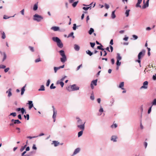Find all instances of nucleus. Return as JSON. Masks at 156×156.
Here are the masks:
<instances>
[{
	"instance_id": "nucleus-9",
	"label": "nucleus",
	"mask_w": 156,
	"mask_h": 156,
	"mask_svg": "<svg viewBox=\"0 0 156 156\" xmlns=\"http://www.w3.org/2000/svg\"><path fill=\"white\" fill-rule=\"evenodd\" d=\"M11 122H14L15 124H19L21 123V122L18 119H12Z\"/></svg>"
},
{
	"instance_id": "nucleus-10",
	"label": "nucleus",
	"mask_w": 156,
	"mask_h": 156,
	"mask_svg": "<svg viewBox=\"0 0 156 156\" xmlns=\"http://www.w3.org/2000/svg\"><path fill=\"white\" fill-rule=\"evenodd\" d=\"M0 53L3 56V58L2 60V61H4L6 58V55L5 53V52H2L1 51H0Z\"/></svg>"
},
{
	"instance_id": "nucleus-60",
	"label": "nucleus",
	"mask_w": 156,
	"mask_h": 156,
	"mask_svg": "<svg viewBox=\"0 0 156 156\" xmlns=\"http://www.w3.org/2000/svg\"><path fill=\"white\" fill-rule=\"evenodd\" d=\"M5 66L4 65H0V68H5Z\"/></svg>"
},
{
	"instance_id": "nucleus-35",
	"label": "nucleus",
	"mask_w": 156,
	"mask_h": 156,
	"mask_svg": "<svg viewBox=\"0 0 156 156\" xmlns=\"http://www.w3.org/2000/svg\"><path fill=\"white\" fill-rule=\"evenodd\" d=\"M52 107L53 109V114H54V115H56L57 112V111L55 110V108L53 106H52Z\"/></svg>"
},
{
	"instance_id": "nucleus-20",
	"label": "nucleus",
	"mask_w": 156,
	"mask_h": 156,
	"mask_svg": "<svg viewBox=\"0 0 156 156\" xmlns=\"http://www.w3.org/2000/svg\"><path fill=\"white\" fill-rule=\"evenodd\" d=\"M66 89L69 91H72V85H69L66 87Z\"/></svg>"
},
{
	"instance_id": "nucleus-55",
	"label": "nucleus",
	"mask_w": 156,
	"mask_h": 156,
	"mask_svg": "<svg viewBox=\"0 0 156 156\" xmlns=\"http://www.w3.org/2000/svg\"><path fill=\"white\" fill-rule=\"evenodd\" d=\"M73 25V29L74 30H75L76 29V24H74Z\"/></svg>"
},
{
	"instance_id": "nucleus-7",
	"label": "nucleus",
	"mask_w": 156,
	"mask_h": 156,
	"mask_svg": "<svg viewBox=\"0 0 156 156\" xmlns=\"http://www.w3.org/2000/svg\"><path fill=\"white\" fill-rule=\"evenodd\" d=\"M85 122L81 125H78L77 126L78 128L81 129V130H84L85 128Z\"/></svg>"
},
{
	"instance_id": "nucleus-52",
	"label": "nucleus",
	"mask_w": 156,
	"mask_h": 156,
	"mask_svg": "<svg viewBox=\"0 0 156 156\" xmlns=\"http://www.w3.org/2000/svg\"><path fill=\"white\" fill-rule=\"evenodd\" d=\"M105 8L107 9H108L109 7V5L106 3L105 4Z\"/></svg>"
},
{
	"instance_id": "nucleus-51",
	"label": "nucleus",
	"mask_w": 156,
	"mask_h": 156,
	"mask_svg": "<svg viewBox=\"0 0 156 156\" xmlns=\"http://www.w3.org/2000/svg\"><path fill=\"white\" fill-rule=\"evenodd\" d=\"M37 136H28L27 137V138L31 139L33 138L36 137Z\"/></svg>"
},
{
	"instance_id": "nucleus-46",
	"label": "nucleus",
	"mask_w": 156,
	"mask_h": 156,
	"mask_svg": "<svg viewBox=\"0 0 156 156\" xmlns=\"http://www.w3.org/2000/svg\"><path fill=\"white\" fill-rule=\"evenodd\" d=\"M116 64L118 66H119L120 65L121 62H119V60H117V61L116 62Z\"/></svg>"
},
{
	"instance_id": "nucleus-14",
	"label": "nucleus",
	"mask_w": 156,
	"mask_h": 156,
	"mask_svg": "<svg viewBox=\"0 0 156 156\" xmlns=\"http://www.w3.org/2000/svg\"><path fill=\"white\" fill-rule=\"evenodd\" d=\"M124 86V82H121L119 84V87L121 88L122 90H124V88L123 87Z\"/></svg>"
},
{
	"instance_id": "nucleus-16",
	"label": "nucleus",
	"mask_w": 156,
	"mask_h": 156,
	"mask_svg": "<svg viewBox=\"0 0 156 156\" xmlns=\"http://www.w3.org/2000/svg\"><path fill=\"white\" fill-rule=\"evenodd\" d=\"M97 79L91 81V84H92L93 85H94V86H96L97 85Z\"/></svg>"
},
{
	"instance_id": "nucleus-58",
	"label": "nucleus",
	"mask_w": 156,
	"mask_h": 156,
	"mask_svg": "<svg viewBox=\"0 0 156 156\" xmlns=\"http://www.w3.org/2000/svg\"><path fill=\"white\" fill-rule=\"evenodd\" d=\"M26 118L27 120H29L30 118V116L28 114H27L26 115Z\"/></svg>"
},
{
	"instance_id": "nucleus-56",
	"label": "nucleus",
	"mask_w": 156,
	"mask_h": 156,
	"mask_svg": "<svg viewBox=\"0 0 156 156\" xmlns=\"http://www.w3.org/2000/svg\"><path fill=\"white\" fill-rule=\"evenodd\" d=\"M18 118L20 119H22V118L21 116V114H19L18 115Z\"/></svg>"
},
{
	"instance_id": "nucleus-40",
	"label": "nucleus",
	"mask_w": 156,
	"mask_h": 156,
	"mask_svg": "<svg viewBox=\"0 0 156 156\" xmlns=\"http://www.w3.org/2000/svg\"><path fill=\"white\" fill-rule=\"evenodd\" d=\"M129 10H127L126 11V12H125V14L126 15V17H128L129 16Z\"/></svg>"
},
{
	"instance_id": "nucleus-47",
	"label": "nucleus",
	"mask_w": 156,
	"mask_h": 156,
	"mask_svg": "<svg viewBox=\"0 0 156 156\" xmlns=\"http://www.w3.org/2000/svg\"><path fill=\"white\" fill-rule=\"evenodd\" d=\"M29 48L30 49V50L32 52H34V48L33 47L31 46H29Z\"/></svg>"
},
{
	"instance_id": "nucleus-5",
	"label": "nucleus",
	"mask_w": 156,
	"mask_h": 156,
	"mask_svg": "<svg viewBox=\"0 0 156 156\" xmlns=\"http://www.w3.org/2000/svg\"><path fill=\"white\" fill-rule=\"evenodd\" d=\"M148 82L146 81L144 82L143 83V85L140 87V89H147V88Z\"/></svg>"
},
{
	"instance_id": "nucleus-48",
	"label": "nucleus",
	"mask_w": 156,
	"mask_h": 156,
	"mask_svg": "<svg viewBox=\"0 0 156 156\" xmlns=\"http://www.w3.org/2000/svg\"><path fill=\"white\" fill-rule=\"evenodd\" d=\"M56 115H54V114H53V116H52V118L53 119V121L54 122H55V118L56 117Z\"/></svg>"
},
{
	"instance_id": "nucleus-41",
	"label": "nucleus",
	"mask_w": 156,
	"mask_h": 156,
	"mask_svg": "<svg viewBox=\"0 0 156 156\" xmlns=\"http://www.w3.org/2000/svg\"><path fill=\"white\" fill-rule=\"evenodd\" d=\"M83 9L84 10H87L88 9H91V6H89V7H83Z\"/></svg>"
},
{
	"instance_id": "nucleus-4",
	"label": "nucleus",
	"mask_w": 156,
	"mask_h": 156,
	"mask_svg": "<svg viewBox=\"0 0 156 156\" xmlns=\"http://www.w3.org/2000/svg\"><path fill=\"white\" fill-rule=\"evenodd\" d=\"M43 19V17L42 16L37 14H35L34 16V20H36L38 22L41 21Z\"/></svg>"
},
{
	"instance_id": "nucleus-30",
	"label": "nucleus",
	"mask_w": 156,
	"mask_h": 156,
	"mask_svg": "<svg viewBox=\"0 0 156 156\" xmlns=\"http://www.w3.org/2000/svg\"><path fill=\"white\" fill-rule=\"evenodd\" d=\"M2 38L3 39H4L6 37L5 35L4 32H2Z\"/></svg>"
},
{
	"instance_id": "nucleus-17",
	"label": "nucleus",
	"mask_w": 156,
	"mask_h": 156,
	"mask_svg": "<svg viewBox=\"0 0 156 156\" xmlns=\"http://www.w3.org/2000/svg\"><path fill=\"white\" fill-rule=\"evenodd\" d=\"M142 0H138V2L136 5V7H141V6L140 5L142 2Z\"/></svg>"
},
{
	"instance_id": "nucleus-6",
	"label": "nucleus",
	"mask_w": 156,
	"mask_h": 156,
	"mask_svg": "<svg viewBox=\"0 0 156 156\" xmlns=\"http://www.w3.org/2000/svg\"><path fill=\"white\" fill-rule=\"evenodd\" d=\"M72 91L77 90H79V87L76 86L75 84H74L72 85Z\"/></svg>"
},
{
	"instance_id": "nucleus-44",
	"label": "nucleus",
	"mask_w": 156,
	"mask_h": 156,
	"mask_svg": "<svg viewBox=\"0 0 156 156\" xmlns=\"http://www.w3.org/2000/svg\"><path fill=\"white\" fill-rule=\"evenodd\" d=\"M50 80L48 79L47 80L46 83V85L47 87L49 86L50 83Z\"/></svg>"
},
{
	"instance_id": "nucleus-13",
	"label": "nucleus",
	"mask_w": 156,
	"mask_h": 156,
	"mask_svg": "<svg viewBox=\"0 0 156 156\" xmlns=\"http://www.w3.org/2000/svg\"><path fill=\"white\" fill-rule=\"evenodd\" d=\"M26 84L21 89V95H22L24 93V92L25 91V88L26 86Z\"/></svg>"
},
{
	"instance_id": "nucleus-21",
	"label": "nucleus",
	"mask_w": 156,
	"mask_h": 156,
	"mask_svg": "<svg viewBox=\"0 0 156 156\" xmlns=\"http://www.w3.org/2000/svg\"><path fill=\"white\" fill-rule=\"evenodd\" d=\"M53 143L55 147H57L58 145L59 144V142H58L57 141H53Z\"/></svg>"
},
{
	"instance_id": "nucleus-53",
	"label": "nucleus",
	"mask_w": 156,
	"mask_h": 156,
	"mask_svg": "<svg viewBox=\"0 0 156 156\" xmlns=\"http://www.w3.org/2000/svg\"><path fill=\"white\" fill-rule=\"evenodd\" d=\"M32 149H34V150H37V148L36 147V145H35V144H34L33 145V146L32 147Z\"/></svg>"
},
{
	"instance_id": "nucleus-25",
	"label": "nucleus",
	"mask_w": 156,
	"mask_h": 156,
	"mask_svg": "<svg viewBox=\"0 0 156 156\" xmlns=\"http://www.w3.org/2000/svg\"><path fill=\"white\" fill-rule=\"evenodd\" d=\"M115 10L112 12L111 17L112 19H114L116 17V16L115 14Z\"/></svg>"
},
{
	"instance_id": "nucleus-37",
	"label": "nucleus",
	"mask_w": 156,
	"mask_h": 156,
	"mask_svg": "<svg viewBox=\"0 0 156 156\" xmlns=\"http://www.w3.org/2000/svg\"><path fill=\"white\" fill-rule=\"evenodd\" d=\"M55 88H56V87L55 86H54V83H52L50 86V88L51 89H54Z\"/></svg>"
},
{
	"instance_id": "nucleus-28",
	"label": "nucleus",
	"mask_w": 156,
	"mask_h": 156,
	"mask_svg": "<svg viewBox=\"0 0 156 156\" xmlns=\"http://www.w3.org/2000/svg\"><path fill=\"white\" fill-rule=\"evenodd\" d=\"M74 49L76 51H78L80 49V47L78 45L75 44L74 45Z\"/></svg>"
},
{
	"instance_id": "nucleus-1",
	"label": "nucleus",
	"mask_w": 156,
	"mask_h": 156,
	"mask_svg": "<svg viewBox=\"0 0 156 156\" xmlns=\"http://www.w3.org/2000/svg\"><path fill=\"white\" fill-rule=\"evenodd\" d=\"M52 40L56 42L57 45L60 48H62L63 47V44L61 40L58 37H53L52 38Z\"/></svg>"
},
{
	"instance_id": "nucleus-15",
	"label": "nucleus",
	"mask_w": 156,
	"mask_h": 156,
	"mask_svg": "<svg viewBox=\"0 0 156 156\" xmlns=\"http://www.w3.org/2000/svg\"><path fill=\"white\" fill-rule=\"evenodd\" d=\"M51 29L54 31H57L59 30V27H53L51 28Z\"/></svg>"
},
{
	"instance_id": "nucleus-45",
	"label": "nucleus",
	"mask_w": 156,
	"mask_h": 156,
	"mask_svg": "<svg viewBox=\"0 0 156 156\" xmlns=\"http://www.w3.org/2000/svg\"><path fill=\"white\" fill-rule=\"evenodd\" d=\"M73 32H72L68 36V37H69L72 36L73 37V38H74V36H73Z\"/></svg>"
},
{
	"instance_id": "nucleus-8",
	"label": "nucleus",
	"mask_w": 156,
	"mask_h": 156,
	"mask_svg": "<svg viewBox=\"0 0 156 156\" xmlns=\"http://www.w3.org/2000/svg\"><path fill=\"white\" fill-rule=\"evenodd\" d=\"M28 104L29 105L28 108L30 110L34 107L33 104V101H28Z\"/></svg>"
},
{
	"instance_id": "nucleus-32",
	"label": "nucleus",
	"mask_w": 156,
	"mask_h": 156,
	"mask_svg": "<svg viewBox=\"0 0 156 156\" xmlns=\"http://www.w3.org/2000/svg\"><path fill=\"white\" fill-rule=\"evenodd\" d=\"M11 115H12L13 117H15L16 115V113L15 112L11 113L9 115V116Z\"/></svg>"
},
{
	"instance_id": "nucleus-22",
	"label": "nucleus",
	"mask_w": 156,
	"mask_h": 156,
	"mask_svg": "<svg viewBox=\"0 0 156 156\" xmlns=\"http://www.w3.org/2000/svg\"><path fill=\"white\" fill-rule=\"evenodd\" d=\"M57 84H60L61 87H62L64 85V83L62 81L59 82V81H58L57 82Z\"/></svg>"
},
{
	"instance_id": "nucleus-36",
	"label": "nucleus",
	"mask_w": 156,
	"mask_h": 156,
	"mask_svg": "<svg viewBox=\"0 0 156 156\" xmlns=\"http://www.w3.org/2000/svg\"><path fill=\"white\" fill-rule=\"evenodd\" d=\"M152 105H156V99H154L152 102Z\"/></svg>"
},
{
	"instance_id": "nucleus-27",
	"label": "nucleus",
	"mask_w": 156,
	"mask_h": 156,
	"mask_svg": "<svg viewBox=\"0 0 156 156\" xmlns=\"http://www.w3.org/2000/svg\"><path fill=\"white\" fill-rule=\"evenodd\" d=\"M21 112L23 115V114L24 113L25 114L26 113V110L23 108H22V109L21 110Z\"/></svg>"
},
{
	"instance_id": "nucleus-31",
	"label": "nucleus",
	"mask_w": 156,
	"mask_h": 156,
	"mask_svg": "<svg viewBox=\"0 0 156 156\" xmlns=\"http://www.w3.org/2000/svg\"><path fill=\"white\" fill-rule=\"evenodd\" d=\"M100 46H98L97 47V48L98 49H100L102 50H104V49L102 48V47H103V46L101 44L100 45Z\"/></svg>"
},
{
	"instance_id": "nucleus-57",
	"label": "nucleus",
	"mask_w": 156,
	"mask_h": 156,
	"mask_svg": "<svg viewBox=\"0 0 156 156\" xmlns=\"http://www.w3.org/2000/svg\"><path fill=\"white\" fill-rule=\"evenodd\" d=\"M117 125L116 124H115L114 125L111 126V127L113 128L114 127L115 128H116L117 127Z\"/></svg>"
},
{
	"instance_id": "nucleus-23",
	"label": "nucleus",
	"mask_w": 156,
	"mask_h": 156,
	"mask_svg": "<svg viewBox=\"0 0 156 156\" xmlns=\"http://www.w3.org/2000/svg\"><path fill=\"white\" fill-rule=\"evenodd\" d=\"M117 60H120L122 59V57L120 56V54L119 53L117 54Z\"/></svg>"
},
{
	"instance_id": "nucleus-19",
	"label": "nucleus",
	"mask_w": 156,
	"mask_h": 156,
	"mask_svg": "<svg viewBox=\"0 0 156 156\" xmlns=\"http://www.w3.org/2000/svg\"><path fill=\"white\" fill-rule=\"evenodd\" d=\"M45 90V87L43 85H42L40 86V88L38 90L39 91H44Z\"/></svg>"
},
{
	"instance_id": "nucleus-39",
	"label": "nucleus",
	"mask_w": 156,
	"mask_h": 156,
	"mask_svg": "<svg viewBox=\"0 0 156 156\" xmlns=\"http://www.w3.org/2000/svg\"><path fill=\"white\" fill-rule=\"evenodd\" d=\"M78 2V1H76V2H74L72 4V6L74 7H75L76 6Z\"/></svg>"
},
{
	"instance_id": "nucleus-18",
	"label": "nucleus",
	"mask_w": 156,
	"mask_h": 156,
	"mask_svg": "<svg viewBox=\"0 0 156 156\" xmlns=\"http://www.w3.org/2000/svg\"><path fill=\"white\" fill-rule=\"evenodd\" d=\"M117 139V137L115 136H112L111 140L113 141L114 142L116 141V139Z\"/></svg>"
},
{
	"instance_id": "nucleus-24",
	"label": "nucleus",
	"mask_w": 156,
	"mask_h": 156,
	"mask_svg": "<svg viewBox=\"0 0 156 156\" xmlns=\"http://www.w3.org/2000/svg\"><path fill=\"white\" fill-rule=\"evenodd\" d=\"M76 119H78L77 122L78 123L80 124L82 123V120L78 117H77Z\"/></svg>"
},
{
	"instance_id": "nucleus-43",
	"label": "nucleus",
	"mask_w": 156,
	"mask_h": 156,
	"mask_svg": "<svg viewBox=\"0 0 156 156\" xmlns=\"http://www.w3.org/2000/svg\"><path fill=\"white\" fill-rule=\"evenodd\" d=\"M152 105H151L148 109V112H147V113L148 114H150L151 112V108H152Z\"/></svg>"
},
{
	"instance_id": "nucleus-61",
	"label": "nucleus",
	"mask_w": 156,
	"mask_h": 156,
	"mask_svg": "<svg viewBox=\"0 0 156 156\" xmlns=\"http://www.w3.org/2000/svg\"><path fill=\"white\" fill-rule=\"evenodd\" d=\"M30 148L29 146H28L26 147V151H28L30 150Z\"/></svg>"
},
{
	"instance_id": "nucleus-11",
	"label": "nucleus",
	"mask_w": 156,
	"mask_h": 156,
	"mask_svg": "<svg viewBox=\"0 0 156 156\" xmlns=\"http://www.w3.org/2000/svg\"><path fill=\"white\" fill-rule=\"evenodd\" d=\"M80 151V149L79 147L77 148L75 150L72 156L78 153Z\"/></svg>"
},
{
	"instance_id": "nucleus-64",
	"label": "nucleus",
	"mask_w": 156,
	"mask_h": 156,
	"mask_svg": "<svg viewBox=\"0 0 156 156\" xmlns=\"http://www.w3.org/2000/svg\"><path fill=\"white\" fill-rule=\"evenodd\" d=\"M26 151H24V152H23L21 154V155L22 156H23L25 155V154L26 153Z\"/></svg>"
},
{
	"instance_id": "nucleus-42",
	"label": "nucleus",
	"mask_w": 156,
	"mask_h": 156,
	"mask_svg": "<svg viewBox=\"0 0 156 156\" xmlns=\"http://www.w3.org/2000/svg\"><path fill=\"white\" fill-rule=\"evenodd\" d=\"M37 5L36 4H35L33 8V10L34 11L36 10L37 9Z\"/></svg>"
},
{
	"instance_id": "nucleus-26",
	"label": "nucleus",
	"mask_w": 156,
	"mask_h": 156,
	"mask_svg": "<svg viewBox=\"0 0 156 156\" xmlns=\"http://www.w3.org/2000/svg\"><path fill=\"white\" fill-rule=\"evenodd\" d=\"M83 130H81L78 133V137L81 136L83 134Z\"/></svg>"
},
{
	"instance_id": "nucleus-3",
	"label": "nucleus",
	"mask_w": 156,
	"mask_h": 156,
	"mask_svg": "<svg viewBox=\"0 0 156 156\" xmlns=\"http://www.w3.org/2000/svg\"><path fill=\"white\" fill-rule=\"evenodd\" d=\"M60 55L62 57L61 58V61L62 62H65L66 60V57L63 50H60L59 51Z\"/></svg>"
},
{
	"instance_id": "nucleus-33",
	"label": "nucleus",
	"mask_w": 156,
	"mask_h": 156,
	"mask_svg": "<svg viewBox=\"0 0 156 156\" xmlns=\"http://www.w3.org/2000/svg\"><path fill=\"white\" fill-rule=\"evenodd\" d=\"M90 99L92 100H94V94L93 93H92L91 94V95L90 96Z\"/></svg>"
},
{
	"instance_id": "nucleus-54",
	"label": "nucleus",
	"mask_w": 156,
	"mask_h": 156,
	"mask_svg": "<svg viewBox=\"0 0 156 156\" xmlns=\"http://www.w3.org/2000/svg\"><path fill=\"white\" fill-rule=\"evenodd\" d=\"M152 79L153 80H156V74L154 75L152 77Z\"/></svg>"
},
{
	"instance_id": "nucleus-62",
	"label": "nucleus",
	"mask_w": 156,
	"mask_h": 156,
	"mask_svg": "<svg viewBox=\"0 0 156 156\" xmlns=\"http://www.w3.org/2000/svg\"><path fill=\"white\" fill-rule=\"evenodd\" d=\"M14 124V122H11L9 124V125L10 126H13Z\"/></svg>"
},
{
	"instance_id": "nucleus-50",
	"label": "nucleus",
	"mask_w": 156,
	"mask_h": 156,
	"mask_svg": "<svg viewBox=\"0 0 156 156\" xmlns=\"http://www.w3.org/2000/svg\"><path fill=\"white\" fill-rule=\"evenodd\" d=\"M90 44L91 47L92 48H93L95 45V43L90 42Z\"/></svg>"
},
{
	"instance_id": "nucleus-34",
	"label": "nucleus",
	"mask_w": 156,
	"mask_h": 156,
	"mask_svg": "<svg viewBox=\"0 0 156 156\" xmlns=\"http://www.w3.org/2000/svg\"><path fill=\"white\" fill-rule=\"evenodd\" d=\"M38 56H39V58H38L36 59L35 60V62L36 63H37V62H38L41 61V58L40 57V56L39 55Z\"/></svg>"
},
{
	"instance_id": "nucleus-2",
	"label": "nucleus",
	"mask_w": 156,
	"mask_h": 156,
	"mask_svg": "<svg viewBox=\"0 0 156 156\" xmlns=\"http://www.w3.org/2000/svg\"><path fill=\"white\" fill-rule=\"evenodd\" d=\"M145 50H143L141 51L138 54V59L137 60L138 62L139 63L140 66V59L143 58L145 55Z\"/></svg>"
},
{
	"instance_id": "nucleus-29",
	"label": "nucleus",
	"mask_w": 156,
	"mask_h": 156,
	"mask_svg": "<svg viewBox=\"0 0 156 156\" xmlns=\"http://www.w3.org/2000/svg\"><path fill=\"white\" fill-rule=\"evenodd\" d=\"M94 32V30L92 28H90L88 33L90 34H92Z\"/></svg>"
},
{
	"instance_id": "nucleus-38",
	"label": "nucleus",
	"mask_w": 156,
	"mask_h": 156,
	"mask_svg": "<svg viewBox=\"0 0 156 156\" xmlns=\"http://www.w3.org/2000/svg\"><path fill=\"white\" fill-rule=\"evenodd\" d=\"M86 52L90 56H91L92 55V53L89 50H87Z\"/></svg>"
},
{
	"instance_id": "nucleus-59",
	"label": "nucleus",
	"mask_w": 156,
	"mask_h": 156,
	"mask_svg": "<svg viewBox=\"0 0 156 156\" xmlns=\"http://www.w3.org/2000/svg\"><path fill=\"white\" fill-rule=\"evenodd\" d=\"M99 112H103V108L101 107L99 110Z\"/></svg>"
},
{
	"instance_id": "nucleus-49",
	"label": "nucleus",
	"mask_w": 156,
	"mask_h": 156,
	"mask_svg": "<svg viewBox=\"0 0 156 156\" xmlns=\"http://www.w3.org/2000/svg\"><path fill=\"white\" fill-rule=\"evenodd\" d=\"M64 67V65H63L62 66H60L58 67H54V68H63Z\"/></svg>"
},
{
	"instance_id": "nucleus-63",
	"label": "nucleus",
	"mask_w": 156,
	"mask_h": 156,
	"mask_svg": "<svg viewBox=\"0 0 156 156\" xmlns=\"http://www.w3.org/2000/svg\"><path fill=\"white\" fill-rule=\"evenodd\" d=\"M133 37L134 38V39L135 40H136V39L137 38H138V37L137 36H136V35H133Z\"/></svg>"
},
{
	"instance_id": "nucleus-12",
	"label": "nucleus",
	"mask_w": 156,
	"mask_h": 156,
	"mask_svg": "<svg viewBox=\"0 0 156 156\" xmlns=\"http://www.w3.org/2000/svg\"><path fill=\"white\" fill-rule=\"evenodd\" d=\"M12 89L11 88L9 89L6 92V93H8V96L9 97H10L12 95V94L11 93Z\"/></svg>"
}]
</instances>
